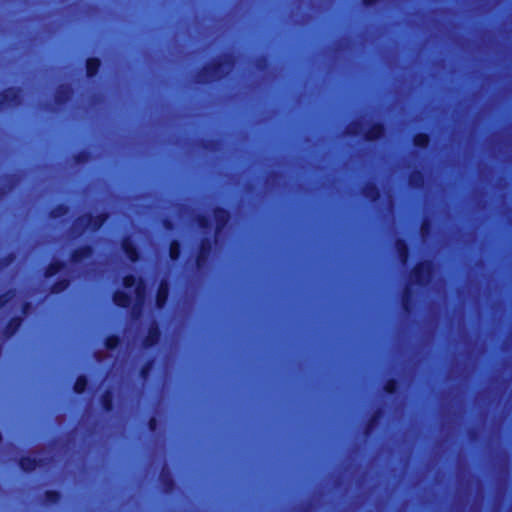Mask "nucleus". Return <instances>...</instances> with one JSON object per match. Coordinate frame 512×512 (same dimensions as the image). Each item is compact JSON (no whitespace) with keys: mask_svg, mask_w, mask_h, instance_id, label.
<instances>
[{"mask_svg":"<svg viewBox=\"0 0 512 512\" xmlns=\"http://www.w3.org/2000/svg\"><path fill=\"white\" fill-rule=\"evenodd\" d=\"M123 285L127 289H134L133 298L123 291H116L113 295V302L117 306L124 308L129 307L132 304L133 307L131 314L133 318L138 319L146 298V285L142 279H137L133 275L125 276L123 279Z\"/></svg>","mask_w":512,"mask_h":512,"instance_id":"nucleus-1","label":"nucleus"},{"mask_svg":"<svg viewBox=\"0 0 512 512\" xmlns=\"http://www.w3.org/2000/svg\"><path fill=\"white\" fill-rule=\"evenodd\" d=\"M233 68V61L231 57L224 56L218 61L211 63L206 66L202 72L198 75L197 82L208 83L216 81L229 74Z\"/></svg>","mask_w":512,"mask_h":512,"instance_id":"nucleus-2","label":"nucleus"},{"mask_svg":"<svg viewBox=\"0 0 512 512\" xmlns=\"http://www.w3.org/2000/svg\"><path fill=\"white\" fill-rule=\"evenodd\" d=\"M196 224L202 229L205 236L201 240L200 249L196 258V265L198 269H201L206 264V261L211 252V239L208 235L211 232V223L209 218L204 215H197L195 218Z\"/></svg>","mask_w":512,"mask_h":512,"instance_id":"nucleus-3","label":"nucleus"},{"mask_svg":"<svg viewBox=\"0 0 512 512\" xmlns=\"http://www.w3.org/2000/svg\"><path fill=\"white\" fill-rule=\"evenodd\" d=\"M107 215L105 214H98V215H91L86 214L81 217H79L74 225L73 230L76 232H85V231H92L95 232L98 229L102 227V225L106 222Z\"/></svg>","mask_w":512,"mask_h":512,"instance_id":"nucleus-4","label":"nucleus"},{"mask_svg":"<svg viewBox=\"0 0 512 512\" xmlns=\"http://www.w3.org/2000/svg\"><path fill=\"white\" fill-rule=\"evenodd\" d=\"M349 135H360L366 140L374 141L380 139L384 135V127L381 124H374L370 128L365 129L360 123H352L346 130Z\"/></svg>","mask_w":512,"mask_h":512,"instance_id":"nucleus-5","label":"nucleus"},{"mask_svg":"<svg viewBox=\"0 0 512 512\" xmlns=\"http://www.w3.org/2000/svg\"><path fill=\"white\" fill-rule=\"evenodd\" d=\"M432 277V265L428 261L417 264L410 273V280L419 286L427 285Z\"/></svg>","mask_w":512,"mask_h":512,"instance_id":"nucleus-6","label":"nucleus"},{"mask_svg":"<svg viewBox=\"0 0 512 512\" xmlns=\"http://www.w3.org/2000/svg\"><path fill=\"white\" fill-rule=\"evenodd\" d=\"M21 102V91L16 88H8L0 94V110L15 107Z\"/></svg>","mask_w":512,"mask_h":512,"instance_id":"nucleus-7","label":"nucleus"},{"mask_svg":"<svg viewBox=\"0 0 512 512\" xmlns=\"http://www.w3.org/2000/svg\"><path fill=\"white\" fill-rule=\"evenodd\" d=\"M20 468L26 472L34 471L44 466L43 459L37 455L22 457L19 461Z\"/></svg>","mask_w":512,"mask_h":512,"instance_id":"nucleus-8","label":"nucleus"},{"mask_svg":"<svg viewBox=\"0 0 512 512\" xmlns=\"http://www.w3.org/2000/svg\"><path fill=\"white\" fill-rule=\"evenodd\" d=\"M213 219L216 224L215 236H218L228 223L229 214L226 210L222 208H216L213 211Z\"/></svg>","mask_w":512,"mask_h":512,"instance_id":"nucleus-9","label":"nucleus"},{"mask_svg":"<svg viewBox=\"0 0 512 512\" xmlns=\"http://www.w3.org/2000/svg\"><path fill=\"white\" fill-rule=\"evenodd\" d=\"M169 285L166 280H162L159 284L157 295H156V306L158 309H162L168 299Z\"/></svg>","mask_w":512,"mask_h":512,"instance_id":"nucleus-10","label":"nucleus"},{"mask_svg":"<svg viewBox=\"0 0 512 512\" xmlns=\"http://www.w3.org/2000/svg\"><path fill=\"white\" fill-rule=\"evenodd\" d=\"M93 250L89 246L81 247L75 250L71 255V262L74 265L81 263L89 258H91Z\"/></svg>","mask_w":512,"mask_h":512,"instance_id":"nucleus-11","label":"nucleus"},{"mask_svg":"<svg viewBox=\"0 0 512 512\" xmlns=\"http://www.w3.org/2000/svg\"><path fill=\"white\" fill-rule=\"evenodd\" d=\"M122 250L131 262L138 260V251L129 238L122 241Z\"/></svg>","mask_w":512,"mask_h":512,"instance_id":"nucleus-12","label":"nucleus"},{"mask_svg":"<svg viewBox=\"0 0 512 512\" xmlns=\"http://www.w3.org/2000/svg\"><path fill=\"white\" fill-rule=\"evenodd\" d=\"M396 250L402 265H405L408 261L409 251L407 244L404 240L398 239L396 241Z\"/></svg>","mask_w":512,"mask_h":512,"instance_id":"nucleus-13","label":"nucleus"},{"mask_svg":"<svg viewBox=\"0 0 512 512\" xmlns=\"http://www.w3.org/2000/svg\"><path fill=\"white\" fill-rule=\"evenodd\" d=\"M402 307L405 313H410L412 309V291L410 284L406 285L402 295Z\"/></svg>","mask_w":512,"mask_h":512,"instance_id":"nucleus-14","label":"nucleus"},{"mask_svg":"<svg viewBox=\"0 0 512 512\" xmlns=\"http://www.w3.org/2000/svg\"><path fill=\"white\" fill-rule=\"evenodd\" d=\"M21 323H22L21 317L12 318L8 322V324L5 328V331H4L5 337L9 338V337L13 336L16 333V331L19 329V327L21 326Z\"/></svg>","mask_w":512,"mask_h":512,"instance_id":"nucleus-15","label":"nucleus"},{"mask_svg":"<svg viewBox=\"0 0 512 512\" xmlns=\"http://www.w3.org/2000/svg\"><path fill=\"white\" fill-rule=\"evenodd\" d=\"M71 97V89L68 86H61L55 95V101L58 105L67 102Z\"/></svg>","mask_w":512,"mask_h":512,"instance_id":"nucleus-16","label":"nucleus"},{"mask_svg":"<svg viewBox=\"0 0 512 512\" xmlns=\"http://www.w3.org/2000/svg\"><path fill=\"white\" fill-rule=\"evenodd\" d=\"M100 67V61L97 58H90L86 61V71L88 77H93L97 74Z\"/></svg>","mask_w":512,"mask_h":512,"instance_id":"nucleus-17","label":"nucleus"},{"mask_svg":"<svg viewBox=\"0 0 512 512\" xmlns=\"http://www.w3.org/2000/svg\"><path fill=\"white\" fill-rule=\"evenodd\" d=\"M159 330L157 328V326H152L150 329H149V333H148V336L146 337L144 343H145V346H153L154 344L157 343L158 339H159Z\"/></svg>","mask_w":512,"mask_h":512,"instance_id":"nucleus-18","label":"nucleus"},{"mask_svg":"<svg viewBox=\"0 0 512 512\" xmlns=\"http://www.w3.org/2000/svg\"><path fill=\"white\" fill-rule=\"evenodd\" d=\"M363 194L366 198L375 201L379 197V191L375 185L367 184L363 188Z\"/></svg>","mask_w":512,"mask_h":512,"instance_id":"nucleus-19","label":"nucleus"},{"mask_svg":"<svg viewBox=\"0 0 512 512\" xmlns=\"http://www.w3.org/2000/svg\"><path fill=\"white\" fill-rule=\"evenodd\" d=\"M409 183L412 187H415V188L421 187L424 183L423 175L418 171L411 173V175L409 177Z\"/></svg>","mask_w":512,"mask_h":512,"instance_id":"nucleus-20","label":"nucleus"},{"mask_svg":"<svg viewBox=\"0 0 512 512\" xmlns=\"http://www.w3.org/2000/svg\"><path fill=\"white\" fill-rule=\"evenodd\" d=\"M413 143L420 148H426L429 144V137L426 134L420 133L414 136Z\"/></svg>","mask_w":512,"mask_h":512,"instance_id":"nucleus-21","label":"nucleus"},{"mask_svg":"<svg viewBox=\"0 0 512 512\" xmlns=\"http://www.w3.org/2000/svg\"><path fill=\"white\" fill-rule=\"evenodd\" d=\"M15 298L14 291H8L4 295L0 296V310L4 309L6 306L10 305Z\"/></svg>","mask_w":512,"mask_h":512,"instance_id":"nucleus-22","label":"nucleus"},{"mask_svg":"<svg viewBox=\"0 0 512 512\" xmlns=\"http://www.w3.org/2000/svg\"><path fill=\"white\" fill-rule=\"evenodd\" d=\"M63 268V265L62 263L60 262H52L46 269V272H45V276L48 278V277H52L54 275H56L57 273H59Z\"/></svg>","mask_w":512,"mask_h":512,"instance_id":"nucleus-23","label":"nucleus"},{"mask_svg":"<svg viewBox=\"0 0 512 512\" xmlns=\"http://www.w3.org/2000/svg\"><path fill=\"white\" fill-rule=\"evenodd\" d=\"M69 286V280L68 279H61L57 281L51 288L52 293H61L65 291Z\"/></svg>","mask_w":512,"mask_h":512,"instance_id":"nucleus-24","label":"nucleus"},{"mask_svg":"<svg viewBox=\"0 0 512 512\" xmlns=\"http://www.w3.org/2000/svg\"><path fill=\"white\" fill-rule=\"evenodd\" d=\"M87 387V379L85 376H79L74 384V391L78 394L83 393Z\"/></svg>","mask_w":512,"mask_h":512,"instance_id":"nucleus-25","label":"nucleus"},{"mask_svg":"<svg viewBox=\"0 0 512 512\" xmlns=\"http://www.w3.org/2000/svg\"><path fill=\"white\" fill-rule=\"evenodd\" d=\"M169 255L171 260L175 261L180 256V244L178 241H172L169 247Z\"/></svg>","mask_w":512,"mask_h":512,"instance_id":"nucleus-26","label":"nucleus"},{"mask_svg":"<svg viewBox=\"0 0 512 512\" xmlns=\"http://www.w3.org/2000/svg\"><path fill=\"white\" fill-rule=\"evenodd\" d=\"M119 345V338L117 336H110L105 341L106 349L113 351Z\"/></svg>","mask_w":512,"mask_h":512,"instance_id":"nucleus-27","label":"nucleus"},{"mask_svg":"<svg viewBox=\"0 0 512 512\" xmlns=\"http://www.w3.org/2000/svg\"><path fill=\"white\" fill-rule=\"evenodd\" d=\"M102 405L106 411L109 412L112 410V394L110 392H106L102 396Z\"/></svg>","mask_w":512,"mask_h":512,"instance_id":"nucleus-28","label":"nucleus"},{"mask_svg":"<svg viewBox=\"0 0 512 512\" xmlns=\"http://www.w3.org/2000/svg\"><path fill=\"white\" fill-rule=\"evenodd\" d=\"M60 495L56 491H47L45 493V500L50 504H55L58 502Z\"/></svg>","mask_w":512,"mask_h":512,"instance_id":"nucleus-29","label":"nucleus"},{"mask_svg":"<svg viewBox=\"0 0 512 512\" xmlns=\"http://www.w3.org/2000/svg\"><path fill=\"white\" fill-rule=\"evenodd\" d=\"M67 212H68L67 207H65L63 205H59L58 207H56L55 209L52 210L51 217L58 218V217L66 215Z\"/></svg>","mask_w":512,"mask_h":512,"instance_id":"nucleus-30","label":"nucleus"},{"mask_svg":"<svg viewBox=\"0 0 512 512\" xmlns=\"http://www.w3.org/2000/svg\"><path fill=\"white\" fill-rule=\"evenodd\" d=\"M384 390L389 393V394H393L396 392L397 390V382L395 380H389L385 386H384Z\"/></svg>","mask_w":512,"mask_h":512,"instance_id":"nucleus-31","label":"nucleus"},{"mask_svg":"<svg viewBox=\"0 0 512 512\" xmlns=\"http://www.w3.org/2000/svg\"><path fill=\"white\" fill-rule=\"evenodd\" d=\"M29 309H30V304L29 303H24L22 305V313L24 315H26L28 313Z\"/></svg>","mask_w":512,"mask_h":512,"instance_id":"nucleus-32","label":"nucleus"},{"mask_svg":"<svg viewBox=\"0 0 512 512\" xmlns=\"http://www.w3.org/2000/svg\"><path fill=\"white\" fill-rule=\"evenodd\" d=\"M149 427L150 429L153 431L155 430V427H156V419L155 418H151L150 421H149Z\"/></svg>","mask_w":512,"mask_h":512,"instance_id":"nucleus-33","label":"nucleus"},{"mask_svg":"<svg viewBox=\"0 0 512 512\" xmlns=\"http://www.w3.org/2000/svg\"><path fill=\"white\" fill-rule=\"evenodd\" d=\"M363 2H364V4H365L366 6H372V5H374L375 3H377V2H378V0H363Z\"/></svg>","mask_w":512,"mask_h":512,"instance_id":"nucleus-34","label":"nucleus"},{"mask_svg":"<svg viewBox=\"0 0 512 512\" xmlns=\"http://www.w3.org/2000/svg\"><path fill=\"white\" fill-rule=\"evenodd\" d=\"M149 372V367H145L142 369V377L145 378Z\"/></svg>","mask_w":512,"mask_h":512,"instance_id":"nucleus-35","label":"nucleus"},{"mask_svg":"<svg viewBox=\"0 0 512 512\" xmlns=\"http://www.w3.org/2000/svg\"><path fill=\"white\" fill-rule=\"evenodd\" d=\"M376 421V416H374L371 421H370V424H369V427L367 429H370V427L375 423Z\"/></svg>","mask_w":512,"mask_h":512,"instance_id":"nucleus-36","label":"nucleus"}]
</instances>
